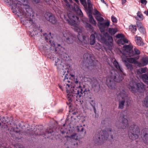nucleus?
I'll return each mask as SVG.
<instances>
[{"instance_id": "6e6552de", "label": "nucleus", "mask_w": 148, "mask_h": 148, "mask_svg": "<svg viewBox=\"0 0 148 148\" xmlns=\"http://www.w3.org/2000/svg\"><path fill=\"white\" fill-rule=\"evenodd\" d=\"M84 62L86 63L85 66L88 69L91 70L96 64L94 58L91 55L88 53H86L83 56Z\"/></svg>"}, {"instance_id": "49530a36", "label": "nucleus", "mask_w": 148, "mask_h": 148, "mask_svg": "<svg viewBox=\"0 0 148 148\" xmlns=\"http://www.w3.org/2000/svg\"><path fill=\"white\" fill-rule=\"evenodd\" d=\"M140 2L141 3L146 5L147 2L146 0H140Z\"/></svg>"}, {"instance_id": "680f3d73", "label": "nucleus", "mask_w": 148, "mask_h": 148, "mask_svg": "<svg viewBox=\"0 0 148 148\" xmlns=\"http://www.w3.org/2000/svg\"><path fill=\"white\" fill-rule=\"evenodd\" d=\"M106 34L107 35L108 34L107 33H106Z\"/></svg>"}, {"instance_id": "c85d7f7f", "label": "nucleus", "mask_w": 148, "mask_h": 148, "mask_svg": "<svg viewBox=\"0 0 148 148\" xmlns=\"http://www.w3.org/2000/svg\"><path fill=\"white\" fill-rule=\"evenodd\" d=\"M85 24L86 28L91 32H95L94 31L93 27L90 24L88 23H86Z\"/></svg>"}, {"instance_id": "393cba45", "label": "nucleus", "mask_w": 148, "mask_h": 148, "mask_svg": "<svg viewBox=\"0 0 148 148\" xmlns=\"http://www.w3.org/2000/svg\"><path fill=\"white\" fill-rule=\"evenodd\" d=\"M74 10L80 17H82L83 16L82 12L79 9V7L76 4L74 5Z\"/></svg>"}, {"instance_id": "1a4fd4ad", "label": "nucleus", "mask_w": 148, "mask_h": 148, "mask_svg": "<svg viewBox=\"0 0 148 148\" xmlns=\"http://www.w3.org/2000/svg\"><path fill=\"white\" fill-rule=\"evenodd\" d=\"M140 134V130L138 126L133 125L130 126L128 131V135L131 139L134 140L137 138Z\"/></svg>"}, {"instance_id": "b1692460", "label": "nucleus", "mask_w": 148, "mask_h": 148, "mask_svg": "<svg viewBox=\"0 0 148 148\" xmlns=\"http://www.w3.org/2000/svg\"><path fill=\"white\" fill-rule=\"evenodd\" d=\"M81 4L83 5L84 8L86 9V11H88V2L89 1L90 2V3L91 5V9H92V5L91 4V1L90 0H87V3L86 2V0H79Z\"/></svg>"}, {"instance_id": "f3484780", "label": "nucleus", "mask_w": 148, "mask_h": 148, "mask_svg": "<svg viewBox=\"0 0 148 148\" xmlns=\"http://www.w3.org/2000/svg\"><path fill=\"white\" fill-rule=\"evenodd\" d=\"M45 16L47 20L53 24H55L57 22L56 18L52 14L47 12L45 14Z\"/></svg>"}, {"instance_id": "bb28decb", "label": "nucleus", "mask_w": 148, "mask_h": 148, "mask_svg": "<svg viewBox=\"0 0 148 148\" xmlns=\"http://www.w3.org/2000/svg\"><path fill=\"white\" fill-rule=\"evenodd\" d=\"M118 31V29L116 28H109L108 29V32L112 35L114 34Z\"/></svg>"}, {"instance_id": "13d9d810", "label": "nucleus", "mask_w": 148, "mask_h": 148, "mask_svg": "<svg viewBox=\"0 0 148 148\" xmlns=\"http://www.w3.org/2000/svg\"><path fill=\"white\" fill-rule=\"evenodd\" d=\"M110 136H111V138H112V139H113V136H112V135H111Z\"/></svg>"}, {"instance_id": "0eeeda50", "label": "nucleus", "mask_w": 148, "mask_h": 148, "mask_svg": "<svg viewBox=\"0 0 148 148\" xmlns=\"http://www.w3.org/2000/svg\"><path fill=\"white\" fill-rule=\"evenodd\" d=\"M114 133V131L112 130V129L109 128L106 129L105 130H103L100 132L101 134V137L98 134H96L95 137H94V143L98 145H100L105 140L108 139L109 137L108 134H112Z\"/></svg>"}, {"instance_id": "20e7f679", "label": "nucleus", "mask_w": 148, "mask_h": 148, "mask_svg": "<svg viewBox=\"0 0 148 148\" xmlns=\"http://www.w3.org/2000/svg\"><path fill=\"white\" fill-rule=\"evenodd\" d=\"M65 20L67 21L68 23L71 26L72 28L75 31L80 33L82 32V28L79 26V18L71 12L68 13L67 15H64Z\"/></svg>"}, {"instance_id": "8fccbe9b", "label": "nucleus", "mask_w": 148, "mask_h": 148, "mask_svg": "<svg viewBox=\"0 0 148 148\" xmlns=\"http://www.w3.org/2000/svg\"><path fill=\"white\" fill-rule=\"evenodd\" d=\"M144 13L146 15L148 16V10H147L146 11H145L144 12Z\"/></svg>"}, {"instance_id": "2eb2a0df", "label": "nucleus", "mask_w": 148, "mask_h": 148, "mask_svg": "<svg viewBox=\"0 0 148 148\" xmlns=\"http://www.w3.org/2000/svg\"><path fill=\"white\" fill-rule=\"evenodd\" d=\"M127 112V111H123V113H125V114H124L122 112L121 114V116L120 117V119L121 120V125H122L121 128L123 129H124L127 127L128 125V122L127 120L125 118V116Z\"/></svg>"}, {"instance_id": "864d4df0", "label": "nucleus", "mask_w": 148, "mask_h": 148, "mask_svg": "<svg viewBox=\"0 0 148 148\" xmlns=\"http://www.w3.org/2000/svg\"><path fill=\"white\" fill-rule=\"evenodd\" d=\"M100 0L102 2L105 3V4H106V3L105 2V1L104 0Z\"/></svg>"}, {"instance_id": "5701e85b", "label": "nucleus", "mask_w": 148, "mask_h": 148, "mask_svg": "<svg viewBox=\"0 0 148 148\" xmlns=\"http://www.w3.org/2000/svg\"><path fill=\"white\" fill-rule=\"evenodd\" d=\"M123 92H124V93H123L122 97V99L123 100L120 101L119 103V108L120 109H122L123 108L125 99L127 98L126 94H125V92L124 91H123Z\"/></svg>"}, {"instance_id": "603ef678", "label": "nucleus", "mask_w": 148, "mask_h": 148, "mask_svg": "<svg viewBox=\"0 0 148 148\" xmlns=\"http://www.w3.org/2000/svg\"><path fill=\"white\" fill-rule=\"evenodd\" d=\"M36 3H38L40 1V0H33Z\"/></svg>"}, {"instance_id": "ddd939ff", "label": "nucleus", "mask_w": 148, "mask_h": 148, "mask_svg": "<svg viewBox=\"0 0 148 148\" xmlns=\"http://www.w3.org/2000/svg\"><path fill=\"white\" fill-rule=\"evenodd\" d=\"M63 36L65 38V40L68 44H71L73 42L75 37L73 36L71 33L66 30L63 32Z\"/></svg>"}, {"instance_id": "f8f14e48", "label": "nucleus", "mask_w": 148, "mask_h": 148, "mask_svg": "<svg viewBox=\"0 0 148 148\" xmlns=\"http://www.w3.org/2000/svg\"><path fill=\"white\" fill-rule=\"evenodd\" d=\"M136 86V90L139 92H141L145 89V86L142 83H138L136 84V82L133 80L130 82L128 87L129 89L132 92L135 90V87Z\"/></svg>"}, {"instance_id": "c03bdc74", "label": "nucleus", "mask_w": 148, "mask_h": 148, "mask_svg": "<svg viewBox=\"0 0 148 148\" xmlns=\"http://www.w3.org/2000/svg\"><path fill=\"white\" fill-rule=\"evenodd\" d=\"M138 29L142 33H143V34H145V31L143 27H142L138 28Z\"/></svg>"}, {"instance_id": "6e6d98bb", "label": "nucleus", "mask_w": 148, "mask_h": 148, "mask_svg": "<svg viewBox=\"0 0 148 148\" xmlns=\"http://www.w3.org/2000/svg\"><path fill=\"white\" fill-rule=\"evenodd\" d=\"M52 131L51 130L50 131H47V132L48 133H51V132H52Z\"/></svg>"}, {"instance_id": "ea45409f", "label": "nucleus", "mask_w": 148, "mask_h": 148, "mask_svg": "<svg viewBox=\"0 0 148 148\" xmlns=\"http://www.w3.org/2000/svg\"><path fill=\"white\" fill-rule=\"evenodd\" d=\"M62 1L63 2H64L65 4L66 5V6L69 8H71L70 5L69 4V3L68 1H67V0H62Z\"/></svg>"}, {"instance_id": "58836bf2", "label": "nucleus", "mask_w": 148, "mask_h": 148, "mask_svg": "<svg viewBox=\"0 0 148 148\" xmlns=\"http://www.w3.org/2000/svg\"><path fill=\"white\" fill-rule=\"evenodd\" d=\"M93 14L95 15H101L100 13L96 9H94L93 12Z\"/></svg>"}, {"instance_id": "a878e982", "label": "nucleus", "mask_w": 148, "mask_h": 148, "mask_svg": "<svg viewBox=\"0 0 148 148\" xmlns=\"http://www.w3.org/2000/svg\"><path fill=\"white\" fill-rule=\"evenodd\" d=\"M135 41L137 44L139 46L142 45L143 43L141 40V38L140 37H138L137 36L135 37Z\"/></svg>"}, {"instance_id": "7ed1b4c3", "label": "nucleus", "mask_w": 148, "mask_h": 148, "mask_svg": "<svg viewBox=\"0 0 148 148\" xmlns=\"http://www.w3.org/2000/svg\"><path fill=\"white\" fill-rule=\"evenodd\" d=\"M67 77L70 79V82H67V83H64V79L62 82L63 88H65L66 89L67 97L69 101H77L82 97L84 95L85 91L83 90L80 83L77 79L74 81L75 86H73L71 85L72 82L69 78L68 75Z\"/></svg>"}, {"instance_id": "a18cd8bd", "label": "nucleus", "mask_w": 148, "mask_h": 148, "mask_svg": "<svg viewBox=\"0 0 148 148\" xmlns=\"http://www.w3.org/2000/svg\"><path fill=\"white\" fill-rule=\"evenodd\" d=\"M111 19L112 22L115 23H116L117 19L115 17L113 16H112L111 17Z\"/></svg>"}, {"instance_id": "2f4dec72", "label": "nucleus", "mask_w": 148, "mask_h": 148, "mask_svg": "<svg viewBox=\"0 0 148 148\" xmlns=\"http://www.w3.org/2000/svg\"><path fill=\"white\" fill-rule=\"evenodd\" d=\"M82 40L80 39L79 37H78V40L82 42H84L85 44H87L88 42V38L84 36H82Z\"/></svg>"}, {"instance_id": "de8ad7c7", "label": "nucleus", "mask_w": 148, "mask_h": 148, "mask_svg": "<svg viewBox=\"0 0 148 148\" xmlns=\"http://www.w3.org/2000/svg\"><path fill=\"white\" fill-rule=\"evenodd\" d=\"M97 46H98L99 47L98 48L97 47H96L95 48L96 49H99H99H101V45H100L99 43H98L97 44Z\"/></svg>"}, {"instance_id": "72a5a7b5", "label": "nucleus", "mask_w": 148, "mask_h": 148, "mask_svg": "<svg viewBox=\"0 0 148 148\" xmlns=\"http://www.w3.org/2000/svg\"><path fill=\"white\" fill-rule=\"evenodd\" d=\"M108 42H109L108 44H106L107 45H108L109 48L110 49V47H111L112 45V42H113V40L111 36L109 37L108 40Z\"/></svg>"}, {"instance_id": "39448f33", "label": "nucleus", "mask_w": 148, "mask_h": 148, "mask_svg": "<svg viewBox=\"0 0 148 148\" xmlns=\"http://www.w3.org/2000/svg\"><path fill=\"white\" fill-rule=\"evenodd\" d=\"M55 65L57 66L58 72L60 75L62 77H64V82H70V80L69 79L67 76L69 69L66 66L63 65L62 60L60 58H55Z\"/></svg>"}, {"instance_id": "37998d69", "label": "nucleus", "mask_w": 148, "mask_h": 148, "mask_svg": "<svg viewBox=\"0 0 148 148\" xmlns=\"http://www.w3.org/2000/svg\"><path fill=\"white\" fill-rule=\"evenodd\" d=\"M31 131H32L33 132H34V134H35L36 135H42V134L41 133H39L38 132L37 130H35V129H34V130H31Z\"/></svg>"}, {"instance_id": "4d7b16f0", "label": "nucleus", "mask_w": 148, "mask_h": 148, "mask_svg": "<svg viewBox=\"0 0 148 148\" xmlns=\"http://www.w3.org/2000/svg\"><path fill=\"white\" fill-rule=\"evenodd\" d=\"M75 2L77 3H79V1L78 0H75Z\"/></svg>"}, {"instance_id": "bf43d9fd", "label": "nucleus", "mask_w": 148, "mask_h": 148, "mask_svg": "<svg viewBox=\"0 0 148 148\" xmlns=\"http://www.w3.org/2000/svg\"><path fill=\"white\" fill-rule=\"evenodd\" d=\"M60 86V87L61 88V89H62V86Z\"/></svg>"}, {"instance_id": "dca6fc26", "label": "nucleus", "mask_w": 148, "mask_h": 148, "mask_svg": "<svg viewBox=\"0 0 148 148\" xmlns=\"http://www.w3.org/2000/svg\"><path fill=\"white\" fill-rule=\"evenodd\" d=\"M88 4L89 7L88 9V11H87V13L88 17L89 18V22L94 26H96L97 22L94 20L92 15V9H91V5L90 4L89 1L88 2Z\"/></svg>"}, {"instance_id": "c756f323", "label": "nucleus", "mask_w": 148, "mask_h": 148, "mask_svg": "<svg viewBox=\"0 0 148 148\" xmlns=\"http://www.w3.org/2000/svg\"><path fill=\"white\" fill-rule=\"evenodd\" d=\"M123 91H124L125 92V94H126V92L124 90L123 88H121L119 89V92H118L116 94L118 98H119V99H120V98H121L122 99V95L123 94V93H124V92H123Z\"/></svg>"}, {"instance_id": "f257e3e1", "label": "nucleus", "mask_w": 148, "mask_h": 148, "mask_svg": "<svg viewBox=\"0 0 148 148\" xmlns=\"http://www.w3.org/2000/svg\"><path fill=\"white\" fill-rule=\"evenodd\" d=\"M8 2L12 3V8L15 9L16 12H18L22 13L26 18L23 21V24L27 28H29V32L31 33L36 32L38 28L33 22L32 18L34 16V12L28 5L27 0H8Z\"/></svg>"}, {"instance_id": "423d86ee", "label": "nucleus", "mask_w": 148, "mask_h": 148, "mask_svg": "<svg viewBox=\"0 0 148 148\" xmlns=\"http://www.w3.org/2000/svg\"><path fill=\"white\" fill-rule=\"evenodd\" d=\"M43 35L46 41L48 42L49 44L51 46V49L54 51L56 53L62 55L63 52L64 48L62 47L60 45L54 42L52 37L51 38H50V37L51 36V33L50 32L48 35L45 33Z\"/></svg>"}, {"instance_id": "79ce46f5", "label": "nucleus", "mask_w": 148, "mask_h": 148, "mask_svg": "<svg viewBox=\"0 0 148 148\" xmlns=\"http://www.w3.org/2000/svg\"><path fill=\"white\" fill-rule=\"evenodd\" d=\"M137 25L138 29L143 27L142 24L140 22H138L137 23Z\"/></svg>"}, {"instance_id": "9b49d317", "label": "nucleus", "mask_w": 148, "mask_h": 148, "mask_svg": "<svg viewBox=\"0 0 148 148\" xmlns=\"http://www.w3.org/2000/svg\"><path fill=\"white\" fill-rule=\"evenodd\" d=\"M133 46L131 44L129 45H125L124 46L123 48V51L126 53V55H128L127 56H131L135 55H138L140 54V51L137 48H135L134 49V52L133 51Z\"/></svg>"}, {"instance_id": "473e14b6", "label": "nucleus", "mask_w": 148, "mask_h": 148, "mask_svg": "<svg viewBox=\"0 0 148 148\" xmlns=\"http://www.w3.org/2000/svg\"><path fill=\"white\" fill-rule=\"evenodd\" d=\"M147 69L146 68H141L137 70V73L140 74L145 73L146 72Z\"/></svg>"}, {"instance_id": "a211bd4d", "label": "nucleus", "mask_w": 148, "mask_h": 148, "mask_svg": "<svg viewBox=\"0 0 148 148\" xmlns=\"http://www.w3.org/2000/svg\"><path fill=\"white\" fill-rule=\"evenodd\" d=\"M141 137L144 143L148 144V129H144L141 131Z\"/></svg>"}, {"instance_id": "4be33fe9", "label": "nucleus", "mask_w": 148, "mask_h": 148, "mask_svg": "<svg viewBox=\"0 0 148 148\" xmlns=\"http://www.w3.org/2000/svg\"><path fill=\"white\" fill-rule=\"evenodd\" d=\"M148 64V58L144 57L141 58L140 62H138L137 65L138 66H143Z\"/></svg>"}, {"instance_id": "f03ea898", "label": "nucleus", "mask_w": 148, "mask_h": 148, "mask_svg": "<svg viewBox=\"0 0 148 148\" xmlns=\"http://www.w3.org/2000/svg\"><path fill=\"white\" fill-rule=\"evenodd\" d=\"M107 62L109 65L113 62L114 67L120 72L119 73L116 70H111L109 74V76L107 78L106 84L110 89L113 90L115 88V85L114 81L119 82L123 79L124 74L123 73V69L119 64V63L114 59L112 60L111 58L108 59Z\"/></svg>"}, {"instance_id": "c9c22d12", "label": "nucleus", "mask_w": 148, "mask_h": 148, "mask_svg": "<svg viewBox=\"0 0 148 148\" xmlns=\"http://www.w3.org/2000/svg\"><path fill=\"white\" fill-rule=\"evenodd\" d=\"M130 29L134 33L136 30V25H131L129 26Z\"/></svg>"}, {"instance_id": "6ab92c4d", "label": "nucleus", "mask_w": 148, "mask_h": 148, "mask_svg": "<svg viewBox=\"0 0 148 148\" xmlns=\"http://www.w3.org/2000/svg\"><path fill=\"white\" fill-rule=\"evenodd\" d=\"M116 37L117 38H119L118 41L119 44L123 45L124 43L128 42V40L125 37L123 34H118L116 35Z\"/></svg>"}, {"instance_id": "9d476101", "label": "nucleus", "mask_w": 148, "mask_h": 148, "mask_svg": "<svg viewBox=\"0 0 148 148\" xmlns=\"http://www.w3.org/2000/svg\"><path fill=\"white\" fill-rule=\"evenodd\" d=\"M77 139V137L75 134L71 135L70 136H66L65 137L64 139L66 140L67 141L64 143L66 148H69L66 146L69 145L71 147L75 148L77 147V142L76 141Z\"/></svg>"}, {"instance_id": "09e8293b", "label": "nucleus", "mask_w": 148, "mask_h": 148, "mask_svg": "<svg viewBox=\"0 0 148 148\" xmlns=\"http://www.w3.org/2000/svg\"><path fill=\"white\" fill-rule=\"evenodd\" d=\"M80 130L79 128L78 129V131H83L84 128L82 126L80 127Z\"/></svg>"}, {"instance_id": "e433bc0d", "label": "nucleus", "mask_w": 148, "mask_h": 148, "mask_svg": "<svg viewBox=\"0 0 148 148\" xmlns=\"http://www.w3.org/2000/svg\"><path fill=\"white\" fill-rule=\"evenodd\" d=\"M143 104L146 107H148V97L145 98L143 100Z\"/></svg>"}, {"instance_id": "cd10ccee", "label": "nucleus", "mask_w": 148, "mask_h": 148, "mask_svg": "<svg viewBox=\"0 0 148 148\" xmlns=\"http://www.w3.org/2000/svg\"><path fill=\"white\" fill-rule=\"evenodd\" d=\"M137 14V16L135 17V18L136 20L141 21L143 19V16L140 12L138 11Z\"/></svg>"}, {"instance_id": "aec40b11", "label": "nucleus", "mask_w": 148, "mask_h": 148, "mask_svg": "<svg viewBox=\"0 0 148 148\" xmlns=\"http://www.w3.org/2000/svg\"><path fill=\"white\" fill-rule=\"evenodd\" d=\"M110 21L108 20H107L105 22H98L97 25L101 32H104L106 29V27L109 26L110 25Z\"/></svg>"}, {"instance_id": "4468645a", "label": "nucleus", "mask_w": 148, "mask_h": 148, "mask_svg": "<svg viewBox=\"0 0 148 148\" xmlns=\"http://www.w3.org/2000/svg\"><path fill=\"white\" fill-rule=\"evenodd\" d=\"M126 52H125L123 49L122 52V54L123 55L121 56L123 61L124 62H128L131 63H133L137 64V62H138L136 61V58H127V57H129V56H126L127 55H126ZM129 57L130 56H129Z\"/></svg>"}, {"instance_id": "a19ab883", "label": "nucleus", "mask_w": 148, "mask_h": 148, "mask_svg": "<svg viewBox=\"0 0 148 148\" xmlns=\"http://www.w3.org/2000/svg\"><path fill=\"white\" fill-rule=\"evenodd\" d=\"M90 104L93 107L95 106V101L94 100H91L90 101Z\"/></svg>"}, {"instance_id": "5fc2aeb1", "label": "nucleus", "mask_w": 148, "mask_h": 148, "mask_svg": "<svg viewBox=\"0 0 148 148\" xmlns=\"http://www.w3.org/2000/svg\"><path fill=\"white\" fill-rule=\"evenodd\" d=\"M93 108L94 112L95 113H96V109H95V106L94 107H93Z\"/></svg>"}, {"instance_id": "412c9836", "label": "nucleus", "mask_w": 148, "mask_h": 148, "mask_svg": "<svg viewBox=\"0 0 148 148\" xmlns=\"http://www.w3.org/2000/svg\"><path fill=\"white\" fill-rule=\"evenodd\" d=\"M94 34L91 35L90 37V44L91 45H93L95 42V36H97L99 40L102 38L100 34H97L95 32H94Z\"/></svg>"}, {"instance_id": "4c0bfd02", "label": "nucleus", "mask_w": 148, "mask_h": 148, "mask_svg": "<svg viewBox=\"0 0 148 148\" xmlns=\"http://www.w3.org/2000/svg\"><path fill=\"white\" fill-rule=\"evenodd\" d=\"M100 15H97L95 16V18L99 22H103L104 20V18L100 16Z\"/></svg>"}, {"instance_id": "3c124183", "label": "nucleus", "mask_w": 148, "mask_h": 148, "mask_svg": "<svg viewBox=\"0 0 148 148\" xmlns=\"http://www.w3.org/2000/svg\"><path fill=\"white\" fill-rule=\"evenodd\" d=\"M122 0V4H124L126 2V0Z\"/></svg>"}, {"instance_id": "f704fd0d", "label": "nucleus", "mask_w": 148, "mask_h": 148, "mask_svg": "<svg viewBox=\"0 0 148 148\" xmlns=\"http://www.w3.org/2000/svg\"><path fill=\"white\" fill-rule=\"evenodd\" d=\"M126 67L130 71H132L133 69V65L132 64L129 63L127 62H124Z\"/></svg>"}, {"instance_id": "052dcab7", "label": "nucleus", "mask_w": 148, "mask_h": 148, "mask_svg": "<svg viewBox=\"0 0 148 148\" xmlns=\"http://www.w3.org/2000/svg\"><path fill=\"white\" fill-rule=\"evenodd\" d=\"M27 133H29V134H30V132H27Z\"/></svg>"}, {"instance_id": "7c9ffc66", "label": "nucleus", "mask_w": 148, "mask_h": 148, "mask_svg": "<svg viewBox=\"0 0 148 148\" xmlns=\"http://www.w3.org/2000/svg\"><path fill=\"white\" fill-rule=\"evenodd\" d=\"M89 81L92 86H96L98 84L97 81L94 78H92L90 81Z\"/></svg>"}]
</instances>
